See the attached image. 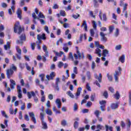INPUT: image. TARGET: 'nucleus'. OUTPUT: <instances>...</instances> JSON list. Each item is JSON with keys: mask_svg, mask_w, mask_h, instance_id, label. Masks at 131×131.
Returning <instances> with one entry per match:
<instances>
[{"mask_svg": "<svg viewBox=\"0 0 131 131\" xmlns=\"http://www.w3.org/2000/svg\"><path fill=\"white\" fill-rule=\"evenodd\" d=\"M13 30L14 33H17V32L18 34L20 35L22 33V32L25 30V28L21 26L19 21H16L14 24Z\"/></svg>", "mask_w": 131, "mask_h": 131, "instance_id": "f257e3e1", "label": "nucleus"}, {"mask_svg": "<svg viewBox=\"0 0 131 131\" xmlns=\"http://www.w3.org/2000/svg\"><path fill=\"white\" fill-rule=\"evenodd\" d=\"M14 71H17V67L15 66V64H12V67L8 69L6 72L7 78L9 79L11 78V76L14 74Z\"/></svg>", "mask_w": 131, "mask_h": 131, "instance_id": "f03ea898", "label": "nucleus"}, {"mask_svg": "<svg viewBox=\"0 0 131 131\" xmlns=\"http://www.w3.org/2000/svg\"><path fill=\"white\" fill-rule=\"evenodd\" d=\"M77 49L76 53L74 54V57L75 59V60H77V59H84V53L83 52H82L81 53L78 50V47H76Z\"/></svg>", "mask_w": 131, "mask_h": 131, "instance_id": "7ed1b4c3", "label": "nucleus"}, {"mask_svg": "<svg viewBox=\"0 0 131 131\" xmlns=\"http://www.w3.org/2000/svg\"><path fill=\"white\" fill-rule=\"evenodd\" d=\"M27 96L28 97V99H30L32 97H34V102L35 103H37L38 102V98L37 97H36L35 93L33 91H31V92H27Z\"/></svg>", "mask_w": 131, "mask_h": 131, "instance_id": "20e7f679", "label": "nucleus"}, {"mask_svg": "<svg viewBox=\"0 0 131 131\" xmlns=\"http://www.w3.org/2000/svg\"><path fill=\"white\" fill-rule=\"evenodd\" d=\"M40 118L41 121V124L42 126V128L43 129H47L48 124L45 122V114L43 113H40Z\"/></svg>", "mask_w": 131, "mask_h": 131, "instance_id": "39448f33", "label": "nucleus"}, {"mask_svg": "<svg viewBox=\"0 0 131 131\" xmlns=\"http://www.w3.org/2000/svg\"><path fill=\"white\" fill-rule=\"evenodd\" d=\"M19 40H16V43L17 45H21V46H23V43L24 41H26V35L25 34H22L19 36Z\"/></svg>", "mask_w": 131, "mask_h": 131, "instance_id": "423d86ee", "label": "nucleus"}, {"mask_svg": "<svg viewBox=\"0 0 131 131\" xmlns=\"http://www.w3.org/2000/svg\"><path fill=\"white\" fill-rule=\"evenodd\" d=\"M29 115L30 117L31 118V120L35 124L36 123V119L35 118V115L33 112L29 113Z\"/></svg>", "mask_w": 131, "mask_h": 131, "instance_id": "0eeeda50", "label": "nucleus"}, {"mask_svg": "<svg viewBox=\"0 0 131 131\" xmlns=\"http://www.w3.org/2000/svg\"><path fill=\"white\" fill-rule=\"evenodd\" d=\"M56 76V74H55V73L54 72H52L50 74V75H46V78L48 80H51L54 79V78Z\"/></svg>", "mask_w": 131, "mask_h": 131, "instance_id": "6e6552de", "label": "nucleus"}, {"mask_svg": "<svg viewBox=\"0 0 131 131\" xmlns=\"http://www.w3.org/2000/svg\"><path fill=\"white\" fill-rule=\"evenodd\" d=\"M126 130L129 131L130 130V125H131V121L130 119L129 118L127 119L126 120Z\"/></svg>", "mask_w": 131, "mask_h": 131, "instance_id": "1a4fd4ad", "label": "nucleus"}, {"mask_svg": "<svg viewBox=\"0 0 131 131\" xmlns=\"http://www.w3.org/2000/svg\"><path fill=\"white\" fill-rule=\"evenodd\" d=\"M100 35L101 37V40H102V41H104V42H106V41H107V37H106V36H105V35H106V34H104V33H103V32H101L100 33Z\"/></svg>", "mask_w": 131, "mask_h": 131, "instance_id": "9d476101", "label": "nucleus"}, {"mask_svg": "<svg viewBox=\"0 0 131 131\" xmlns=\"http://www.w3.org/2000/svg\"><path fill=\"white\" fill-rule=\"evenodd\" d=\"M94 77L96 79H98L99 82L100 83L102 82V74L100 73L99 77H98V74H95Z\"/></svg>", "mask_w": 131, "mask_h": 131, "instance_id": "9b49d317", "label": "nucleus"}, {"mask_svg": "<svg viewBox=\"0 0 131 131\" xmlns=\"http://www.w3.org/2000/svg\"><path fill=\"white\" fill-rule=\"evenodd\" d=\"M4 49L5 51H7V50L11 49V42L7 41L6 45H4Z\"/></svg>", "mask_w": 131, "mask_h": 131, "instance_id": "f8f14e48", "label": "nucleus"}, {"mask_svg": "<svg viewBox=\"0 0 131 131\" xmlns=\"http://www.w3.org/2000/svg\"><path fill=\"white\" fill-rule=\"evenodd\" d=\"M10 88L11 90H14L15 89V85L16 84V82L13 79H10Z\"/></svg>", "mask_w": 131, "mask_h": 131, "instance_id": "ddd939ff", "label": "nucleus"}, {"mask_svg": "<svg viewBox=\"0 0 131 131\" xmlns=\"http://www.w3.org/2000/svg\"><path fill=\"white\" fill-rule=\"evenodd\" d=\"M83 26H84V30H85V31H88V24H86V20L83 21V23L81 26V27H83Z\"/></svg>", "mask_w": 131, "mask_h": 131, "instance_id": "4468645a", "label": "nucleus"}, {"mask_svg": "<svg viewBox=\"0 0 131 131\" xmlns=\"http://www.w3.org/2000/svg\"><path fill=\"white\" fill-rule=\"evenodd\" d=\"M111 108L113 110H115V109H117V108H118V102H116V103H112L111 105Z\"/></svg>", "mask_w": 131, "mask_h": 131, "instance_id": "2eb2a0df", "label": "nucleus"}, {"mask_svg": "<svg viewBox=\"0 0 131 131\" xmlns=\"http://www.w3.org/2000/svg\"><path fill=\"white\" fill-rule=\"evenodd\" d=\"M102 50H101L99 48H97L95 50V54H96L97 55H98L99 57H101V56H102Z\"/></svg>", "mask_w": 131, "mask_h": 131, "instance_id": "dca6fc26", "label": "nucleus"}, {"mask_svg": "<svg viewBox=\"0 0 131 131\" xmlns=\"http://www.w3.org/2000/svg\"><path fill=\"white\" fill-rule=\"evenodd\" d=\"M119 61L122 63H124L125 61V56H124V55H122L121 56H120L119 59Z\"/></svg>", "mask_w": 131, "mask_h": 131, "instance_id": "f3484780", "label": "nucleus"}, {"mask_svg": "<svg viewBox=\"0 0 131 131\" xmlns=\"http://www.w3.org/2000/svg\"><path fill=\"white\" fill-rule=\"evenodd\" d=\"M105 131H113V127L109 126L107 124L105 125Z\"/></svg>", "mask_w": 131, "mask_h": 131, "instance_id": "a211bd4d", "label": "nucleus"}, {"mask_svg": "<svg viewBox=\"0 0 131 131\" xmlns=\"http://www.w3.org/2000/svg\"><path fill=\"white\" fill-rule=\"evenodd\" d=\"M55 103L57 105V108H58V109H60V108H61V100H60L59 99H57L55 101Z\"/></svg>", "mask_w": 131, "mask_h": 131, "instance_id": "6ab92c4d", "label": "nucleus"}, {"mask_svg": "<svg viewBox=\"0 0 131 131\" xmlns=\"http://www.w3.org/2000/svg\"><path fill=\"white\" fill-rule=\"evenodd\" d=\"M114 96L116 100H119L120 98V95L119 94V92L118 91H116L115 94H114Z\"/></svg>", "mask_w": 131, "mask_h": 131, "instance_id": "aec40b11", "label": "nucleus"}, {"mask_svg": "<svg viewBox=\"0 0 131 131\" xmlns=\"http://www.w3.org/2000/svg\"><path fill=\"white\" fill-rule=\"evenodd\" d=\"M63 50L66 53H67L68 52V51L69 50V48H68V44L67 43L64 44Z\"/></svg>", "mask_w": 131, "mask_h": 131, "instance_id": "412c9836", "label": "nucleus"}, {"mask_svg": "<svg viewBox=\"0 0 131 131\" xmlns=\"http://www.w3.org/2000/svg\"><path fill=\"white\" fill-rule=\"evenodd\" d=\"M108 54H109V51L108 50H107L106 49H104L102 51V56L103 57H106L107 55H108Z\"/></svg>", "mask_w": 131, "mask_h": 131, "instance_id": "4be33fe9", "label": "nucleus"}, {"mask_svg": "<svg viewBox=\"0 0 131 131\" xmlns=\"http://www.w3.org/2000/svg\"><path fill=\"white\" fill-rule=\"evenodd\" d=\"M69 60H72V61H74V57L73 56V53H72V52L69 53Z\"/></svg>", "mask_w": 131, "mask_h": 131, "instance_id": "5701e85b", "label": "nucleus"}, {"mask_svg": "<svg viewBox=\"0 0 131 131\" xmlns=\"http://www.w3.org/2000/svg\"><path fill=\"white\" fill-rule=\"evenodd\" d=\"M67 95L68 96H69V97H70V98H72V99H74V95H73V94H72V93H71V91H68L67 92Z\"/></svg>", "mask_w": 131, "mask_h": 131, "instance_id": "b1692460", "label": "nucleus"}, {"mask_svg": "<svg viewBox=\"0 0 131 131\" xmlns=\"http://www.w3.org/2000/svg\"><path fill=\"white\" fill-rule=\"evenodd\" d=\"M74 128L75 129L78 128V126H79V123L78 121H75L74 123Z\"/></svg>", "mask_w": 131, "mask_h": 131, "instance_id": "393cba45", "label": "nucleus"}, {"mask_svg": "<svg viewBox=\"0 0 131 131\" xmlns=\"http://www.w3.org/2000/svg\"><path fill=\"white\" fill-rule=\"evenodd\" d=\"M81 90L82 89L81 88V87H79L78 88L77 90V93L76 94V96H77V97L80 96V93L81 92Z\"/></svg>", "mask_w": 131, "mask_h": 131, "instance_id": "a878e982", "label": "nucleus"}, {"mask_svg": "<svg viewBox=\"0 0 131 131\" xmlns=\"http://www.w3.org/2000/svg\"><path fill=\"white\" fill-rule=\"evenodd\" d=\"M103 97L105 98V99H108V92L107 91H105L102 94Z\"/></svg>", "mask_w": 131, "mask_h": 131, "instance_id": "bb28decb", "label": "nucleus"}, {"mask_svg": "<svg viewBox=\"0 0 131 131\" xmlns=\"http://www.w3.org/2000/svg\"><path fill=\"white\" fill-rule=\"evenodd\" d=\"M63 54H64V52L62 51H60L59 53L55 52V55L56 57H62V55H63Z\"/></svg>", "mask_w": 131, "mask_h": 131, "instance_id": "cd10ccee", "label": "nucleus"}, {"mask_svg": "<svg viewBox=\"0 0 131 131\" xmlns=\"http://www.w3.org/2000/svg\"><path fill=\"white\" fill-rule=\"evenodd\" d=\"M107 103V101L106 100H102L99 101V104L101 106H106V104Z\"/></svg>", "mask_w": 131, "mask_h": 131, "instance_id": "c85d7f7f", "label": "nucleus"}, {"mask_svg": "<svg viewBox=\"0 0 131 131\" xmlns=\"http://www.w3.org/2000/svg\"><path fill=\"white\" fill-rule=\"evenodd\" d=\"M97 129H100V130H104V126L100 124H98L97 125Z\"/></svg>", "mask_w": 131, "mask_h": 131, "instance_id": "c756f323", "label": "nucleus"}, {"mask_svg": "<svg viewBox=\"0 0 131 131\" xmlns=\"http://www.w3.org/2000/svg\"><path fill=\"white\" fill-rule=\"evenodd\" d=\"M73 110L75 112L78 110V105L77 103H75L73 106Z\"/></svg>", "mask_w": 131, "mask_h": 131, "instance_id": "7c9ffc66", "label": "nucleus"}, {"mask_svg": "<svg viewBox=\"0 0 131 131\" xmlns=\"http://www.w3.org/2000/svg\"><path fill=\"white\" fill-rule=\"evenodd\" d=\"M16 52L19 54V55H20V56H21V55H22V50L20 48H19L18 47H16Z\"/></svg>", "mask_w": 131, "mask_h": 131, "instance_id": "2f4dec72", "label": "nucleus"}, {"mask_svg": "<svg viewBox=\"0 0 131 131\" xmlns=\"http://www.w3.org/2000/svg\"><path fill=\"white\" fill-rule=\"evenodd\" d=\"M96 98V94L94 93L93 94L91 95V101H92V102H94V101H95V98Z\"/></svg>", "mask_w": 131, "mask_h": 131, "instance_id": "473e14b6", "label": "nucleus"}, {"mask_svg": "<svg viewBox=\"0 0 131 131\" xmlns=\"http://www.w3.org/2000/svg\"><path fill=\"white\" fill-rule=\"evenodd\" d=\"M61 124L62 126H66L67 125V121L65 120L61 121Z\"/></svg>", "mask_w": 131, "mask_h": 131, "instance_id": "72a5a7b5", "label": "nucleus"}, {"mask_svg": "<svg viewBox=\"0 0 131 131\" xmlns=\"http://www.w3.org/2000/svg\"><path fill=\"white\" fill-rule=\"evenodd\" d=\"M60 42V43H63V38H60L56 42V45L58 46H59V43Z\"/></svg>", "mask_w": 131, "mask_h": 131, "instance_id": "f704fd0d", "label": "nucleus"}, {"mask_svg": "<svg viewBox=\"0 0 131 131\" xmlns=\"http://www.w3.org/2000/svg\"><path fill=\"white\" fill-rule=\"evenodd\" d=\"M92 24L93 25V28L95 30H97V23L95 20L92 21Z\"/></svg>", "mask_w": 131, "mask_h": 131, "instance_id": "c9c22d12", "label": "nucleus"}, {"mask_svg": "<svg viewBox=\"0 0 131 131\" xmlns=\"http://www.w3.org/2000/svg\"><path fill=\"white\" fill-rule=\"evenodd\" d=\"M127 6H128V4H127V3H125L123 6V13H124V12L125 11H126V10L127 9Z\"/></svg>", "mask_w": 131, "mask_h": 131, "instance_id": "e433bc0d", "label": "nucleus"}, {"mask_svg": "<svg viewBox=\"0 0 131 131\" xmlns=\"http://www.w3.org/2000/svg\"><path fill=\"white\" fill-rule=\"evenodd\" d=\"M46 113L48 114V115L51 116L52 114H53V112H52V111H51L50 109H47L46 111Z\"/></svg>", "mask_w": 131, "mask_h": 131, "instance_id": "4c0bfd02", "label": "nucleus"}, {"mask_svg": "<svg viewBox=\"0 0 131 131\" xmlns=\"http://www.w3.org/2000/svg\"><path fill=\"white\" fill-rule=\"evenodd\" d=\"M110 33H112L113 32V30H114V26H111L109 27Z\"/></svg>", "mask_w": 131, "mask_h": 131, "instance_id": "58836bf2", "label": "nucleus"}, {"mask_svg": "<svg viewBox=\"0 0 131 131\" xmlns=\"http://www.w3.org/2000/svg\"><path fill=\"white\" fill-rule=\"evenodd\" d=\"M107 79H108L110 81H112V80H113V78L112 77V76L109 75V74H107Z\"/></svg>", "mask_w": 131, "mask_h": 131, "instance_id": "ea45409f", "label": "nucleus"}, {"mask_svg": "<svg viewBox=\"0 0 131 131\" xmlns=\"http://www.w3.org/2000/svg\"><path fill=\"white\" fill-rule=\"evenodd\" d=\"M121 45H119L116 46L115 47V50H116V51H119L120 50H121Z\"/></svg>", "mask_w": 131, "mask_h": 131, "instance_id": "a19ab883", "label": "nucleus"}, {"mask_svg": "<svg viewBox=\"0 0 131 131\" xmlns=\"http://www.w3.org/2000/svg\"><path fill=\"white\" fill-rule=\"evenodd\" d=\"M95 115H96V117H99L100 116V112L98 110L95 111L94 112Z\"/></svg>", "mask_w": 131, "mask_h": 131, "instance_id": "79ce46f5", "label": "nucleus"}, {"mask_svg": "<svg viewBox=\"0 0 131 131\" xmlns=\"http://www.w3.org/2000/svg\"><path fill=\"white\" fill-rule=\"evenodd\" d=\"M108 90L111 91L112 93V94H114L115 93V91L114 90V88H113V87H109Z\"/></svg>", "mask_w": 131, "mask_h": 131, "instance_id": "37998d69", "label": "nucleus"}, {"mask_svg": "<svg viewBox=\"0 0 131 131\" xmlns=\"http://www.w3.org/2000/svg\"><path fill=\"white\" fill-rule=\"evenodd\" d=\"M25 120H26V121H29L30 118H29V116L28 115L26 114L24 116Z\"/></svg>", "mask_w": 131, "mask_h": 131, "instance_id": "c03bdc74", "label": "nucleus"}, {"mask_svg": "<svg viewBox=\"0 0 131 131\" xmlns=\"http://www.w3.org/2000/svg\"><path fill=\"white\" fill-rule=\"evenodd\" d=\"M31 47L32 51H34V50L35 49V43H34V42L31 43Z\"/></svg>", "mask_w": 131, "mask_h": 131, "instance_id": "a18cd8bd", "label": "nucleus"}, {"mask_svg": "<svg viewBox=\"0 0 131 131\" xmlns=\"http://www.w3.org/2000/svg\"><path fill=\"white\" fill-rule=\"evenodd\" d=\"M120 124L122 128H124V127H125V123H124L123 121H121Z\"/></svg>", "mask_w": 131, "mask_h": 131, "instance_id": "49530a36", "label": "nucleus"}, {"mask_svg": "<svg viewBox=\"0 0 131 131\" xmlns=\"http://www.w3.org/2000/svg\"><path fill=\"white\" fill-rule=\"evenodd\" d=\"M17 90V93L22 92V88H21V86L18 85Z\"/></svg>", "mask_w": 131, "mask_h": 131, "instance_id": "de8ad7c7", "label": "nucleus"}, {"mask_svg": "<svg viewBox=\"0 0 131 131\" xmlns=\"http://www.w3.org/2000/svg\"><path fill=\"white\" fill-rule=\"evenodd\" d=\"M86 89L88 90V91H89V92H91V91H92V90L91 89V86H90V84H89V83H87V84H86Z\"/></svg>", "mask_w": 131, "mask_h": 131, "instance_id": "09e8293b", "label": "nucleus"}, {"mask_svg": "<svg viewBox=\"0 0 131 131\" xmlns=\"http://www.w3.org/2000/svg\"><path fill=\"white\" fill-rule=\"evenodd\" d=\"M93 2L94 7H99V4H98V1L97 0H93Z\"/></svg>", "mask_w": 131, "mask_h": 131, "instance_id": "8fccbe9b", "label": "nucleus"}, {"mask_svg": "<svg viewBox=\"0 0 131 131\" xmlns=\"http://www.w3.org/2000/svg\"><path fill=\"white\" fill-rule=\"evenodd\" d=\"M105 107H106V106H105V105H101L100 106V109H101V111H102V112L106 111V108H105Z\"/></svg>", "mask_w": 131, "mask_h": 131, "instance_id": "3c124183", "label": "nucleus"}, {"mask_svg": "<svg viewBox=\"0 0 131 131\" xmlns=\"http://www.w3.org/2000/svg\"><path fill=\"white\" fill-rule=\"evenodd\" d=\"M90 34L91 36H94L95 35V31H94V29H92L90 30Z\"/></svg>", "mask_w": 131, "mask_h": 131, "instance_id": "603ef678", "label": "nucleus"}, {"mask_svg": "<svg viewBox=\"0 0 131 131\" xmlns=\"http://www.w3.org/2000/svg\"><path fill=\"white\" fill-rule=\"evenodd\" d=\"M102 18H103V21H104L105 22L107 21V16L106 15V14H103L102 15Z\"/></svg>", "mask_w": 131, "mask_h": 131, "instance_id": "864d4df0", "label": "nucleus"}, {"mask_svg": "<svg viewBox=\"0 0 131 131\" xmlns=\"http://www.w3.org/2000/svg\"><path fill=\"white\" fill-rule=\"evenodd\" d=\"M86 75L88 77V79L89 80V79H91V72L90 71H88L86 72Z\"/></svg>", "mask_w": 131, "mask_h": 131, "instance_id": "5fc2aeb1", "label": "nucleus"}, {"mask_svg": "<svg viewBox=\"0 0 131 131\" xmlns=\"http://www.w3.org/2000/svg\"><path fill=\"white\" fill-rule=\"evenodd\" d=\"M18 118L20 120L23 119V115H22V112L21 111L19 113Z\"/></svg>", "mask_w": 131, "mask_h": 131, "instance_id": "6e6d98bb", "label": "nucleus"}, {"mask_svg": "<svg viewBox=\"0 0 131 131\" xmlns=\"http://www.w3.org/2000/svg\"><path fill=\"white\" fill-rule=\"evenodd\" d=\"M38 15H39V18H43V19H45V18H46V17L41 12H39Z\"/></svg>", "mask_w": 131, "mask_h": 131, "instance_id": "4d7b16f0", "label": "nucleus"}, {"mask_svg": "<svg viewBox=\"0 0 131 131\" xmlns=\"http://www.w3.org/2000/svg\"><path fill=\"white\" fill-rule=\"evenodd\" d=\"M60 14L61 16H62V17H65V16H66V14L65 13V11L64 10L61 11L60 12Z\"/></svg>", "mask_w": 131, "mask_h": 131, "instance_id": "13d9d810", "label": "nucleus"}, {"mask_svg": "<svg viewBox=\"0 0 131 131\" xmlns=\"http://www.w3.org/2000/svg\"><path fill=\"white\" fill-rule=\"evenodd\" d=\"M32 17L34 19H38V20H39V18L37 17L36 14H35V13L34 12L32 13Z\"/></svg>", "mask_w": 131, "mask_h": 131, "instance_id": "bf43d9fd", "label": "nucleus"}, {"mask_svg": "<svg viewBox=\"0 0 131 131\" xmlns=\"http://www.w3.org/2000/svg\"><path fill=\"white\" fill-rule=\"evenodd\" d=\"M80 16V15L79 14H73L72 15V17H74V19H77V18L79 17Z\"/></svg>", "mask_w": 131, "mask_h": 131, "instance_id": "052dcab7", "label": "nucleus"}, {"mask_svg": "<svg viewBox=\"0 0 131 131\" xmlns=\"http://www.w3.org/2000/svg\"><path fill=\"white\" fill-rule=\"evenodd\" d=\"M59 68H61V67H62V66H64V63L63 62H62V61H60L58 63V65Z\"/></svg>", "mask_w": 131, "mask_h": 131, "instance_id": "680f3d73", "label": "nucleus"}, {"mask_svg": "<svg viewBox=\"0 0 131 131\" xmlns=\"http://www.w3.org/2000/svg\"><path fill=\"white\" fill-rule=\"evenodd\" d=\"M87 58L88 60H89V61H92V59H93V57L92 56V55H91V54H88Z\"/></svg>", "mask_w": 131, "mask_h": 131, "instance_id": "e2e57ef3", "label": "nucleus"}, {"mask_svg": "<svg viewBox=\"0 0 131 131\" xmlns=\"http://www.w3.org/2000/svg\"><path fill=\"white\" fill-rule=\"evenodd\" d=\"M82 112L83 114L89 113V109L84 108V109L82 110Z\"/></svg>", "mask_w": 131, "mask_h": 131, "instance_id": "0e129e2a", "label": "nucleus"}, {"mask_svg": "<svg viewBox=\"0 0 131 131\" xmlns=\"http://www.w3.org/2000/svg\"><path fill=\"white\" fill-rule=\"evenodd\" d=\"M92 105H93V103H92V102L89 101L87 102L86 106H87V107H91Z\"/></svg>", "mask_w": 131, "mask_h": 131, "instance_id": "69168bd1", "label": "nucleus"}, {"mask_svg": "<svg viewBox=\"0 0 131 131\" xmlns=\"http://www.w3.org/2000/svg\"><path fill=\"white\" fill-rule=\"evenodd\" d=\"M42 49L44 52L48 51V48H47V46L46 45H43L42 46Z\"/></svg>", "mask_w": 131, "mask_h": 131, "instance_id": "338daca9", "label": "nucleus"}, {"mask_svg": "<svg viewBox=\"0 0 131 131\" xmlns=\"http://www.w3.org/2000/svg\"><path fill=\"white\" fill-rule=\"evenodd\" d=\"M19 67L21 68V69H24V67H25V64L24 63H19Z\"/></svg>", "mask_w": 131, "mask_h": 131, "instance_id": "774afa93", "label": "nucleus"}]
</instances>
